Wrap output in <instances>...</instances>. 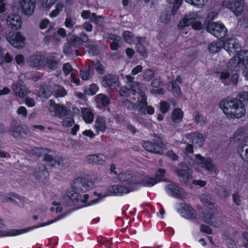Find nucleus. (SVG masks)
Returning a JSON list of instances; mask_svg holds the SVG:
<instances>
[{"mask_svg":"<svg viewBox=\"0 0 248 248\" xmlns=\"http://www.w3.org/2000/svg\"><path fill=\"white\" fill-rule=\"evenodd\" d=\"M238 57V63L239 64V67H243V65L248 64V50H243L239 53Z\"/></svg>","mask_w":248,"mask_h":248,"instance_id":"obj_34","label":"nucleus"},{"mask_svg":"<svg viewBox=\"0 0 248 248\" xmlns=\"http://www.w3.org/2000/svg\"><path fill=\"white\" fill-rule=\"evenodd\" d=\"M190 18L186 17L183 18L179 22L178 25V28L179 30H183L185 27L190 26Z\"/></svg>","mask_w":248,"mask_h":248,"instance_id":"obj_48","label":"nucleus"},{"mask_svg":"<svg viewBox=\"0 0 248 248\" xmlns=\"http://www.w3.org/2000/svg\"><path fill=\"white\" fill-rule=\"evenodd\" d=\"M74 184L78 183L80 184L83 188H81V190L83 192H86L90 189H92L94 186V183L92 180H89L88 178L86 177H79L75 179L73 181Z\"/></svg>","mask_w":248,"mask_h":248,"instance_id":"obj_19","label":"nucleus"},{"mask_svg":"<svg viewBox=\"0 0 248 248\" xmlns=\"http://www.w3.org/2000/svg\"><path fill=\"white\" fill-rule=\"evenodd\" d=\"M89 164L103 165L105 163V156L102 154H91L86 157Z\"/></svg>","mask_w":248,"mask_h":248,"instance_id":"obj_21","label":"nucleus"},{"mask_svg":"<svg viewBox=\"0 0 248 248\" xmlns=\"http://www.w3.org/2000/svg\"><path fill=\"white\" fill-rule=\"evenodd\" d=\"M45 151L49 152V150L47 148L41 147H34L32 149L33 154L39 157L41 156Z\"/></svg>","mask_w":248,"mask_h":248,"instance_id":"obj_52","label":"nucleus"},{"mask_svg":"<svg viewBox=\"0 0 248 248\" xmlns=\"http://www.w3.org/2000/svg\"><path fill=\"white\" fill-rule=\"evenodd\" d=\"M198 160V163L201 165V167L206 169L208 171H215L216 168L212 163L210 157L205 158L200 154H197L195 155Z\"/></svg>","mask_w":248,"mask_h":248,"instance_id":"obj_18","label":"nucleus"},{"mask_svg":"<svg viewBox=\"0 0 248 248\" xmlns=\"http://www.w3.org/2000/svg\"><path fill=\"white\" fill-rule=\"evenodd\" d=\"M215 214L211 212L202 213L201 219L205 223L214 226L213 219H215Z\"/></svg>","mask_w":248,"mask_h":248,"instance_id":"obj_35","label":"nucleus"},{"mask_svg":"<svg viewBox=\"0 0 248 248\" xmlns=\"http://www.w3.org/2000/svg\"><path fill=\"white\" fill-rule=\"evenodd\" d=\"M30 228L22 229H8L7 230H0V237L15 236L20 235L30 231Z\"/></svg>","mask_w":248,"mask_h":248,"instance_id":"obj_20","label":"nucleus"},{"mask_svg":"<svg viewBox=\"0 0 248 248\" xmlns=\"http://www.w3.org/2000/svg\"><path fill=\"white\" fill-rule=\"evenodd\" d=\"M33 175L35 179L42 181H47L49 176V173L46 166L42 164H39L37 165L35 169V171Z\"/></svg>","mask_w":248,"mask_h":248,"instance_id":"obj_16","label":"nucleus"},{"mask_svg":"<svg viewBox=\"0 0 248 248\" xmlns=\"http://www.w3.org/2000/svg\"><path fill=\"white\" fill-rule=\"evenodd\" d=\"M104 17L102 16H97L94 13H92L91 16V21L94 23L95 24L99 26L103 25V21H100V19H103Z\"/></svg>","mask_w":248,"mask_h":248,"instance_id":"obj_46","label":"nucleus"},{"mask_svg":"<svg viewBox=\"0 0 248 248\" xmlns=\"http://www.w3.org/2000/svg\"><path fill=\"white\" fill-rule=\"evenodd\" d=\"M170 104L166 101H161L160 103V110L163 114H166L170 108Z\"/></svg>","mask_w":248,"mask_h":248,"instance_id":"obj_51","label":"nucleus"},{"mask_svg":"<svg viewBox=\"0 0 248 248\" xmlns=\"http://www.w3.org/2000/svg\"><path fill=\"white\" fill-rule=\"evenodd\" d=\"M172 91L175 96H179L181 94L180 86L175 82L172 83Z\"/></svg>","mask_w":248,"mask_h":248,"instance_id":"obj_63","label":"nucleus"},{"mask_svg":"<svg viewBox=\"0 0 248 248\" xmlns=\"http://www.w3.org/2000/svg\"><path fill=\"white\" fill-rule=\"evenodd\" d=\"M133 34L130 31H124L123 38L124 41L128 43H131L133 40Z\"/></svg>","mask_w":248,"mask_h":248,"instance_id":"obj_57","label":"nucleus"},{"mask_svg":"<svg viewBox=\"0 0 248 248\" xmlns=\"http://www.w3.org/2000/svg\"><path fill=\"white\" fill-rule=\"evenodd\" d=\"M67 94V91L63 87H60L54 92V96L55 98L63 97Z\"/></svg>","mask_w":248,"mask_h":248,"instance_id":"obj_47","label":"nucleus"},{"mask_svg":"<svg viewBox=\"0 0 248 248\" xmlns=\"http://www.w3.org/2000/svg\"><path fill=\"white\" fill-rule=\"evenodd\" d=\"M163 82L161 79V78H157L153 79L151 82V86L154 88H157L162 85Z\"/></svg>","mask_w":248,"mask_h":248,"instance_id":"obj_55","label":"nucleus"},{"mask_svg":"<svg viewBox=\"0 0 248 248\" xmlns=\"http://www.w3.org/2000/svg\"><path fill=\"white\" fill-rule=\"evenodd\" d=\"M186 169H177L175 170V172L180 178L183 179V182L184 184H187L190 179L192 178V173L188 166H186Z\"/></svg>","mask_w":248,"mask_h":248,"instance_id":"obj_24","label":"nucleus"},{"mask_svg":"<svg viewBox=\"0 0 248 248\" xmlns=\"http://www.w3.org/2000/svg\"><path fill=\"white\" fill-rule=\"evenodd\" d=\"M227 7L230 9L236 16H239L244 10L243 0H230L228 1Z\"/></svg>","mask_w":248,"mask_h":248,"instance_id":"obj_14","label":"nucleus"},{"mask_svg":"<svg viewBox=\"0 0 248 248\" xmlns=\"http://www.w3.org/2000/svg\"><path fill=\"white\" fill-rule=\"evenodd\" d=\"M96 99L97 102L101 104L104 107L108 106L110 102L108 96L101 93L96 96Z\"/></svg>","mask_w":248,"mask_h":248,"instance_id":"obj_39","label":"nucleus"},{"mask_svg":"<svg viewBox=\"0 0 248 248\" xmlns=\"http://www.w3.org/2000/svg\"><path fill=\"white\" fill-rule=\"evenodd\" d=\"M190 26L195 30H201L202 28V24L200 21L195 20V18H190Z\"/></svg>","mask_w":248,"mask_h":248,"instance_id":"obj_50","label":"nucleus"},{"mask_svg":"<svg viewBox=\"0 0 248 248\" xmlns=\"http://www.w3.org/2000/svg\"><path fill=\"white\" fill-rule=\"evenodd\" d=\"M59 62V60L55 56L46 57L45 65L47 64L48 68L52 70H54L57 68Z\"/></svg>","mask_w":248,"mask_h":248,"instance_id":"obj_32","label":"nucleus"},{"mask_svg":"<svg viewBox=\"0 0 248 248\" xmlns=\"http://www.w3.org/2000/svg\"><path fill=\"white\" fill-rule=\"evenodd\" d=\"M237 66H239V64L238 63V60L235 58L231 59L227 63V66L230 69H234Z\"/></svg>","mask_w":248,"mask_h":248,"instance_id":"obj_56","label":"nucleus"},{"mask_svg":"<svg viewBox=\"0 0 248 248\" xmlns=\"http://www.w3.org/2000/svg\"><path fill=\"white\" fill-rule=\"evenodd\" d=\"M76 187L72 186L70 190L67 192V196L72 201L74 204H78L80 203L81 195L75 191Z\"/></svg>","mask_w":248,"mask_h":248,"instance_id":"obj_27","label":"nucleus"},{"mask_svg":"<svg viewBox=\"0 0 248 248\" xmlns=\"http://www.w3.org/2000/svg\"><path fill=\"white\" fill-rule=\"evenodd\" d=\"M186 2L197 8H202L207 0H185Z\"/></svg>","mask_w":248,"mask_h":248,"instance_id":"obj_42","label":"nucleus"},{"mask_svg":"<svg viewBox=\"0 0 248 248\" xmlns=\"http://www.w3.org/2000/svg\"><path fill=\"white\" fill-rule=\"evenodd\" d=\"M8 43L16 48H22L25 43V38L20 32L9 31L5 34Z\"/></svg>","mask_w":248,"mask_h":248,"instance_id":"obj_5","label":"nucleus"},{"mask_svg":"<svg viewBox=\"0 0 248 248\" xmlns=\"http://www.w3.org/2000/svg\"><path fill=\"white\" fill-rule=\"evenodd\" d=\"M219 106L223 113L231 118H241L246 113L245 107L237 100V98L226 97L220 102Z\"/></svg>","mask_w":248,"mask_h":248,"instance_id":"obj_1","label":"nucleus"},{"mask_svg":"<svg viewBox=\"0 0 248 248\" xmlns=\"http://www.w3.org/2000/svg\"><path fill=\"white\" fill-rule=\"evenodd\" d=\"M160 180L156 181V179L154 177H151L149 175H146L140 182H138L137 190L140 186L152 187L160 182Z\"/></svg>","mask_w":248,"mask_h":248,"instance_id":"obj_22","label":"nucleus"},{"mask_svg":"<svg viewBox=\"0 0 248 248\" xmlns=\"http://www.w3.org/2000/svg\"><path fill=\"white\" fill-rule=\"evenodd\" d=\"M36 0H21L20 6L22 13L24 15L31 16L34 13Z\"/></svg>","mask_w":248,"mask_h":248,"instance_id":"obj_13","label":"nucleus"},{"mask_svg":"<svg viewBox=\"0 0 248 248\" xmlns=\"http://www.w3.org/2000/svg\"><path fill=\"white\" fill-rule=\"evenodd\" d=\"M184 117V112L180 108H176L173 109L171 115V119L174 123H180L182 121Z\"/></svg>","mask_w":248,"mask_h":248,"instance_id":"obj_28","label":"nucleus"},{"mask_svg":"<svg viewBox=\"0 0 248 248\" xmlns=\"http://www.w3.org/2000/svg\"><path fill=\"white\" fill-rule=\"evenodd\" d=\"M80 76L83 80H87L90 76V70L89 69L80 71Z\"/></svg>","mask_w":248,"mask_h":248,"instance_id":"obj_60","label":"nucleus"},{"mask_svg":"<svg viewBox=\"0 0 248 248\" xmlns=\"http://www.w3.org/2000/svg\"><path fill=\"white\" fill-rule=\"evenodd\" d=\"M10 196H13V198L12 197H8V199L12 201L15 204L18 205L19 206H23L24 203V198L17 194L16 195H10Z\"/></svg>","mask_w":248,"mask_h":248,"instance_id":"obj_40","label":"nucleus"},{"mask_svg":"<svg viewBox=\"0 0 248 248\" xmlns=\"http://www.w3.org/2000/svg\"><path fill=\"white\" fill-rule=\"evenodd\" d=\"M166 173V170L164 169L159 168L155 173V179H156V181L160 180L161 182L167 181L164 179Z\"/></svg>","mask_w":248,"mask_h":248,"instance_id":"obj_44","label":"nucleus"},{"mask_svg":"<svg viewBox=\"0 0 248 248\" xmlns=\"http://www.w3.org/2000/svg\"><path fill=\"white\" fill-rule=\"evenodd\" d=\"M143 148L147 151L155 154H160L162 152V147L158 143L145 141L143 144Z\"/></svg>","mask_w":248,"mask_h":248,"instance_id":"obj_23","label":"nucleus"},{"mask_svg":"<svg viewBox=\"0 0 248 248\" xmlns=\"http://www.w3.org/2000/svg\"><path fill=\"white\" fill-rule=\"evenodd\" d=\"M169 4H172L171 14L175 15L183 2V0H166Z\"/></svg>","mask_w":248,"mask_h":248,"instance_id":"obj_38","label":"nucleus"},{"mask_svg":"<svg viewBox=\"0 0 248 248\" xmlns=\"http://www.w3.org/2000/svg\"><path fill=\"white\" fill-rule=\"evenodd\" d=\"M179 205L178 212L182 217L188 219L196 218L197 213L193 207L185 203H181Z\"/></svg>","mask_w":248,"mask_h":248,"instance_id":"obj_9","label":"nucleus"},{"mask_svg":"<svg viewBox=\"0 0 248 248\" xmlns=\"http://www.w3.org/2000/svg\"><path fill=\"white\" fill-rule=\"evenodd\" d=\"M44 160L46 162H54L55 164H57L58 166H61L62 164H63L66 159L63 157L61 156L58 157L57 159H54L52 155L48 154H46L44 155Z\"/></svg>","mask_w":248,"mask_h":248,"instance_id":"obj_33","label":"nucleus"},{"mask_svg":"<svg viewBox=\"0 0 248 248\" xmlns=\"http://www.w3.org/2000/svg\"><path fill=\"white\" fill-rule=\"evenodd\" d=\"M6 23L9 28L16 30L21 27L22 21L18 14L11 13L6 18Z\"/></svg>","mask_w":248,"mask_h":248,"instance_id":"obj_12","label":"nucleus"},{"mask_svg":"<svg viewBox=\"0 0 248 248\" xmlns=\"http://www.w3.org/2000/svg\"><path fill=\"white\" fill-rule=\"evenodd\" d=\"M236 98H237V100H238L239 102H241L245 107V106H247L248 104V92H240L237 94Z\"/></svg>","mask_w":248,"mask_h":248,"instance_id":"obj_37","label":"nucleus"},{"mask_svg":"<svg viewBox=\"0 0 248 248\" xmlns=\"http://www.w3.org/2000/svg\"><path fill=\"white\" fill-rule=\"evenodd\" d=\"M235 140L240 141L243 139L242 144L238 146L237 153L242 159L245 162H248V136L244 138V133L236 131L234 134Z\"/></svg>","mask_w":248,"mask_h":248,"instance_id":"obj_3","label":"nucleus"},{"mask_svg":"<svg viewBox=\"0 0 248 248\" xmlns=\"http://www.w3.org/2000/svg\"><path fill=\"white\" fill-rule=\"evenodd\" d=\"M62 70L65 75L67 76L73 70V68L70 63L67 62L63 64Z\"/></svg>","mask_w":248,"mask_h":248,"instance_id":"obj_64","label":"nucleus"},{"mask_svg":"<svg viewBox=\"0 0 248 248\" xmlns=\"http://www.w3.org/2000/svg\"><path fill=\"white\" fill-rule=\"evenodd\" d=\"M45 59L44 55H32L29 57L28 63L31 66L41 69L45 65Z\"/></svg>","mask_w":248,"mask_h":248,"instance_id":"obj_15","label":"nucleus"},{"mask_svg":"<svg viewBox=\"0 0 248 248\" xmlns=\"http://www.w3.org/2000/svg\"><path fill=\"white\" fill-rule=\"evenodd\" d=\"M207 31L218 39L224 38L227 35L228 30L221 22L209 21L205 27Z\"/></svg>","mask_w":248,"mask_h":248,"instance_id":"obj_2","label":"nucleus"},{"mask_svg":"<svg viewBox=\"0 0 248 248\" xmlns=\"http://www.w3.org/2000/svg\"><path fill=\"white\" fill-rule=\"evenodd\" d=\"M81 113L82 118L86 123L90 124L93 121L94 114L90 108H83L81 110Z\"/></svg>","mask_w":248,"mask_h":248,"instance_id":"obj_31","label":"nucleus"},{"mask_svg":"<svg viewBox=\"0 0 248 248\" xmlns=\"http://www.w3.org/2000/svg\"><path fill=\"white\" fill-rule=\"evenodd\" d=\"M132 192L130 189L122 185H114L108 187L107 193L109 196H121Z\"/></svg>","mask_w":248,"mask_h":248,"instance_id":"obj_7","label":"nucleus"},{"mask_svg":"<svg viewBox=\"0 0 248 248\" xmlns=\"http://www.w3.org/2000/svg\"><path fill=\"white\" fill-rule=\"evenodd\" d=\"M195 121L197 124L202 123L203 124H206V117L203 116L199 113L196 115Z\"/></svg>","mask_w":248,"mask_h":248,"instance_id":"obj_61","label":"nucleus"},{"mask_svg":"<svg viewBox=\"0 0 248 248\" xmlns=\"http://www.w3.org/2000/svg\"><path fill=\"white\" fill-rule=\"evenodd\" d=\"M88 52L91 56H97L100 53L97 45H90L87 46Z\"/></svg>","mask_w":248,"mask_h":248,"instance_id":"obj_43","label":"nucleus"},{"mask_svg":"<svg viewBox=\"0 0 248 248\" xmlns=\"http://www.w3.org/2000/svg\"><path fill=\"white\" fill-rule=\"evenodd\" d=\"M165 189L168 194L176 198L183 199L186 196L184 189L175 184L167 185L165 187Z\"/></svg>","mask_w":248,"mask_h":248,"instance_id":"obj_10","label":"nucleus"},{"mask_svg":"<svg viewBox=\"0 0 248 248\" xmlns=\"http://www.w3.org/2000/svg\"><path fill=\"white\" fill-rule=\"evenodd\" d=\"M120 84L119 77L116 75L108 74L103 78L102 85L103 87L110 89H115Z\"/></svg>","mask_w":248,"mask_h":248,"instance_id":"obj_8","label":"nucleus"},{"mask_svg":"<svg viewBox=\"0 0 248 248\" xmlns=\"http://www.w3.org/2000/svg\"><path fill=\"white\" fill-rule=\"evenodd\" d=\"M106 124L105 119L103 117H97L96 119L94 129L98 134L99 132H104L106 129Z\"/></svg>","mask_w":248,"mask_h":248,"instance_id":"obj_29","label":"nucleus"},{"mask_svg":"<svg viewBox=\"0 0 248 248\" xmlns=\"http://www.w3.org/2000/svg\"><path fill=\"white\" fill-rule=\"evenodd\" d=\"M200 231L207 234H211L213 233L212 228L205 224H201L200 226Z\"/></svg>","mask_w":248,"mask_h":248,"instance_id":"obj_59","label":"nucleus"},{"mask_svg":"<svg viewBox=\"0 0 248 248\" xmlns=\"http://www.w3.org/2000/svg\"><path fill=\"white\" fill-rule=\"evenodd\" d=\"M80 40V39H79V37L76 36L73 39H70L68 41V43L70 46L75 48H77L81 45H82Z\"/></svg>","mask_w":248,"mask_h":248,"instance_id":"obj_53","label":"nucleus"},{"mask_svg":"<svg viewBox=\"0 0 248 248\" xmlns=\"http://www.w3.org/2000/svg\"><path fill=\"white\" fill-rule=\"evenodd\" d=\"M137 52L142 56H144L147 54V49L142 43H137L136 44Z\"/></svg>","mask_w":248,"mask_h":248,"instance_id":"obj_54","label":"nucleus"},{"mask_svg":"<svg viewBox=\"0 0 248 248\" xmlns=\"http://www.w3.org/2000/svg\"><path fill=\"white\" fill-rule=\"evenodd\" d=\"M53 92L51 86L47 84L41 85L38 91L39 96L44 99H47L52 95Z\"/></svg>","mask_w":248,"mask_h":248,"instance_id":"obj_25","label":"nucleus"},{"mask_svg":"<svg viewBox=\"0 0 248 248\" xmlns=\"http://www.w3.org/2000/svg\"><path fill=\"white\" fill-rule=\"evenodd\" d=\"M118 180L132 191L137 190L138 181L134 178L131 171H122L118 176Z\"/></svg>","mask_w":248,"mask_h":248,"instance_id":"obj_4","label":"nucleus"},{"mask_svg":"<svg viewBox=\"0 0 248 248\" xmlns=\"http://www.w3.org/2000/svg\"><path fill=\"white\" fill-rule=\"evenodd\" d=\"M75 123V121L72 117H66L64 119L62 123L63 125L66 127L72 126Z\"/></svg>","mask_w":248,"mask_h":248,"instance_id":"obj_62","label":"nucleus"},{"mask_svg":"<svg viewBox=\"0 0 248 248\" xmlns=\"http://www.w3.org/2000/svg\"><path fill=\"white\" fill-rule=\"evenodd\" d=\"M224 48L227 49L228 52H233L234 53H236L237 56L239 55V53L243 51L241 45L237 38L228 39L225 43Z\"/></svg>","mask_w":248,"mask_h":248,"instance_id":"obj_11","label":"nucleus"},{"mask_svg":"<svg viewBox=\"0 0 248 248\" xmlns=\"http://www.w3.org/2000/svg\"><path fill=\"white\" fill-rule=\"evenodd\" d=\"M11 132L15 138L21 139L28 134L29 130L26 126L18 124L12 126Z\"/></svg>","mask_w":248,"mask_h":248,"instance_id":"obj_17","label":"nucleus"},{"mask_svg":"<svg viewBox=\"0 0 248 248\" xmlns=\"http://www.w3.org/2000/svg\"><path fill=\"white\" fill-rule=\"evenodd\" d=\"M41 4L49 9L54 5L57 0H39Z\"/></svg>","mask_w":248,"mask_h":248,"instance_id":"obj_58","label":"nucleus"},{"mask_svg":"<svg viewBox=\"0 0 248 248\" xmlns=\"http://www.w3.org/2000/svg\"><path fill=\"white\" fill-rule=\"evenodd\" d=\"M155 72L151 69L145 70L143 74V79L146 81H149L155 77Z\"/></svg>","mask_w":248,"mask_h":248,"instance_id":"obj_45","label":"nucleus"},{"mask_svg":"<svg viewBox=\"0 0 248 248\" xmlns=\"http://www.w3.org/2000/svg\"><path fill=\"white\" fill-rule=\"evenodd\" d=\"M55 113V115L60 119H62L68 114L69 110L63 105L56 106L55 108H53Z\"/></svg>","mask_w":248,"mask_h":248,"instance_id":"obj_30","label":"nucleus"},{"mask_svg":"<svg viewBox=\"0 0 248 248\" xmlns=\"http://www.w3.org/2000/svg\"><path fill=\"white\" fill-rule=\"evenodd\" d=\"M63 5L61 3H58L55 5V9L53 10L49 14V16L51 17H55L59 14L61 11L62 10Z\"/></svg>","mask_w":248,"mask_h":248,"instance_id":"obj_49","label":"nucleus"},{"mask_svg":"<svg viewBox=\"0 0 248 248\" xmlns=\"http://www.w3.org/2000/svg\"><path fill=\"white\" fill-rule=\"evenodd\" d=\"M219 74V79L225 85L236 86L239 80V75L237 73L231 74L228 70L217 72Z\"/></svg>","mask_w":248,"mask_h":248,"instance_id":"obj_6","label":"nucleus"},{"mask_svg":"<svg viewBox=\"0 0 248 248\" xmlns=\"http://www.w3.org/2000/svg\"><path fill=\"white\" fill-rule=\"evenodd\" d=\"M222 48V44L218 41H214L209 44L208 50L211 53L215 54L219 52Z\"/></svg>","mask_w":248,"mask_h":248,"instance_id":"obj_36","label":"nucleus"},{"mask_svg":"<svg viewBox=\"0 0 248 248\" xmlns=\"http://www.w3.org/2000/svg\"><path fill=\"white\" fill-rule=\"evenodd\" d=\"M14 93L20 98H23L30 93V91L20 83L16 84L13 88Z\"/></svg>","mask_w":248,"mask_h":248,"instance_id":"obj_26","label":"nucleus"},{"mask_svg":"<svg viewBox=\"0 0 248 248\" xmlns=\"http://www.w3.org/2000/svg\"><path fill=\"white\" fill-rule=\"evenodd\" d=\"M98 90V86L94 83H92L89 88L85 89L84 92L86 94L93 95L97 92Z\"/></svg>","mask_w":248,"mask_h":248,"instance_id":"obj_41","label":"nucleus"}]
</instances>
